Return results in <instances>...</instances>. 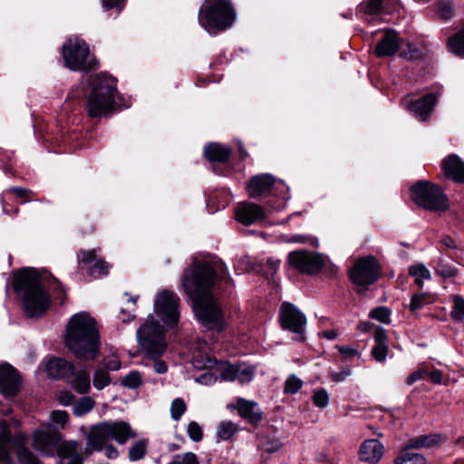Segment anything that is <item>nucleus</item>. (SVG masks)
Returning <instances> with one entry per match:
<instances>
[{
  "mask_svg": "<svg viewBox=\"0 0 464 464\" xmlns=\"http://www.w3.org/2000/svg\"><path fill=\"white\" fill-rule=\"evenodd\" d=\"M227 269L220 260L202 261L188 268L182 278V286L192 300L195 315L200 324L216 332L225 327L220 305L211 289L218 279H227Z\"/></svg>",
  "mask_w": 464,
  "mask_h": 464,
  "instance_id": "f257e3e1",
  "label": "nucleus"
},
{
  "mask_svg": "<svg viewBox=\"0 0 464 464\" xmlns=\"http://www.w3.org/2000/svg\"><path fill=\"white\" fill-rule=\"evenodd\" d=\"M65 344L78 358L95 359L100 352L101 342L94 318L86 312L72 316L67 325Z\"/></svg>",
  "mask_w": 464,
  "mask_h": 464,
  "instance_id": "f03ea898",
  "label": "nucleus"
},
{
  "mask_svg": "<svg viewBox=\"0 0 464 464\" xmlns=\"http://www.w3.org/2000/svg\"><path fill=\"white\" fill-rule=\"evenodd\" d=\"M42 276L33 268L23 269L14 275V288L22 297L24 309L29 317L43 316L50 306V296L44 290Z\"/></svg>",
  "mask_w": 464,
  "mask_h": 464,
  "instance_id": "7ed1b4c3",
  "label": "nucleus"
},
{
  "mask_svg": "<svg viewBox=\"0 0 464 464\" xmlns=\"http://www.w3.org/2000/svg\"><path fill=\"white\" fill-rule=\"evenodd\" d=\"M92 91L87 98L86 111L91 118L107 117L116 109L117 81L105 72L91 75Z\"/></svg>",
  "mask_w": 464,
  "mask_h": 464,
  "instance_id": "20e7f679",
  "label": "nucleus"
},
{
  "mask_svg": "<svg viewBox=\"0 0 464 464\" xmlns=\"http://www.w3.org/2000/svg\"><path fill=\"white\" fill-rule=\"evenodd\" d=\"M235 11L226 0H206L198 11V23L209 34L229 28L235 20Z\"/></svg>",
  "mask_w": 464,
  "mask_h": 464,
  "instance_id": "39448f33",
  "label": "nucleus"
},
{
  "mask_svg": "<svg viewBox=\"0 0 464 464\" xmlns=\"http://www.w3.org/2000/svg\"><path fill=\"white\" fill-rule=\"evenodd\" d=\"M137 436L136 430L124 420L104 421L92 428L88 436V447L92 450L101 451L104 444L110 440L124 445Z\"/></svg>",
  "mask_w": 464,
  "mask_h": 464,
  "instance_id": "423d86ee",
  "label": "nucleus"
},
{
  "mask_svg": "<svg viewBox=\"0 0 464 464\" xmlns=\"http://www.w3.org/2000/svg\"><path fill=\"white\" fill-rule=\"evenodd\" d=\"M26 440V435L20 430L13 432L5 422L0 423V462L13 464L10 450L14 448L21 464H40L37 457L24 447Z\"/></svg>",
  "mask_w": 464,
  "mask_h": 464,
  "instance_id": "0eeeda50",
  "label": "nucleus"
},
{
  "mask_svg": "<svg viewBox=\"0 0 464 464\" xmlns=\"http://www.w3.org/2000/svg\"><path fill=\"white\" fill-rule=\"evenodd\" d=\"M137 337L141 349L152 358L160 357L167 348L164 331L153 315L139 328Z\"/></svg>",
  "mask_w": 464,
  "mask_h": 464,
  "instance_id": "6e6552de",
  "label": "nucleus"
},
{
  "mask_svg": "<svg viewBox=\"0 0 464 464\" xmlns=\"http://www.w3.org/2000/svg\"><path fill=\"white\" fill-rule=\"evenodd\" d=\"M87 44L79 37H70L63 45L65 66L72 71H92L98 67L95 58H90Z\"/></svg>",
  "mask_w": 464,
  "mask_h": 464,
  "instance_id": "1a4fd4ad",
  "label": "nucleus"
},
{
  "mask_svg": "<svg viewBox=\"0 0 464 464\" xmlns=\"http://www.w3.org/2000/svg\"><path fill=\"white\" fill-rule=\"evenodd\" d=\"M411 199L419 207L430 211H444L448 208V198L437 185L419 181L411 188Z\"/></svg>",
  "mask_w": 464,
  "mask_h": 464,
  "instance_id": "9d476101",
  "label": "nucleus"
},
{
  "mask_svg": "<svg viewBox=\"0 0 464 464\" xmlns=\"http://www.w3.org/2000/svg\"><path fill=\"white\" fill-rule=\"evenodd\" d=\"M179 297L169 290L160 291L154 301V312L169 326H176L179 319Z\"/></svg>",
  "mask_w": 464,
  "mask_h": 464,
  "instance_id": "9b49d317",
  "label": "nucleus"
},
{
  "mask_svg": "<svg viewBox=\"0 0 464 464\" xmlns=\"http://www.w3.org/2000/svg\"><path fill=\"white\" fill-rule=\"evenodd\" d=\"M279 321L283 329L295 334V340L304 341L306 317L296 306L290 303H284L279 311Z\"/></svg>",
  "mask_w": 464,
  "mask_h": 464,
  "instance_id": "f8f14e48",
  "label": "nucleus"
},
{
  "mask_svg": "<svg viewBox=\"0 0 464 464\" xmlns=\"http://www.w3.org/2000/svg\"><path fill=\"white\" fill-rule=\"evenodd\" d=\"M33 447L42 455L54 457L63 436L57 427L43 424L33 432Z\"/></svg>",
  "mask_w": 464,
  "mask_h": 464,
  "instance_id": "ddd939ff",
  "label": "nucleus"
},
{
  "mask_svg": "<svg viewBox=\"0 0 464 464\" xmlns=\"http://www.w3.org/2000/svg\"><path fill=\"white\" fill-rule=\"evenodd\" d=\"M380 276V266L372 256L362 257L357 260L350 271L351 281L359 286L373 284Z\"/></svg>",
  "mask_w": 464,
  "mask_h": 464,
  "instance_id": "4468645a",
  "label": "nucleus"
},
{
  "mask_svg": "<svg viewBox=\"0 0 464 464\" xmlns=\"http://www.w3.org/2000/svg\"><path fill=\"white\" fill-rule=\"evenodd\" d=\"M289 265L303 274H316L324 266L323 257L312 251L297 250L292 251L288 255Z\"/></svg>",
  "mask_w": 464,
  "mask_h": 464,
  "instance_id": "2eb2a0df",
  "label": "nucleus"
},
{
  "mask_svg": "<svg viewBox=\"0 0 464 464\" xmlns=\"http://www.w3.org/2000/svg\"><path fill=\"white\" fill-rule=\"evenodd\" d=\"M21 380L17 371L8 363L0 364V393L14 397L20 390Z\"/></svg>",
  "mask_w": 464,
  "mask_h": 464,
  "instance_id": "dca6fc26",
  "label": "nucleus"
},
{
  "mask_svg": "<svg viewBox=\"0 0 464 464\" xmlns=\"http://www.w3.org/2000/svg\"><path fill=\"white\" fill-rule=\"evenodd\" d=\"M236 220L242 225L250 226L266 218L265 209L252 202L239 203L235 208Z\"/></svg>",
  "mask_w": 464,
  "mask_h": 464,
  "instance_id": "f3484780",
  "label": "nucleus"
},
{
  "mask_svg": "<svg viewBox=\"0 0 464 464\" xmlns=\"http://www.w3.org/2000/svg\"><path fill=\"white\" fill-rule=\"evenodd\" d=\"M55 456L58 457L57 464H82L83 462L80 446L76 440H61L57 445Z\"/></svg>",
  "mask_w": 464,
  "mask_h": 464,
  "instance_id": "a211bd4d",
  "label": "nucleus"
},
{
  "mask_svg": "<svg viewBox=\"0 0 464 464\" xmlns=\"http://www.w3.org/2000/svg\"><path fill=\"white\" fill-rule=\"evenodd\" d=\"M437 102V97L433 93H428L422 98L405 102V107L411 111L420 121L429 119Z\"/></svg>",
  "mask_w": 464,
  "mask_h": 464,
  "instance_id": "6ab92c4d",
  "label": "nucleus"
},
{
  "mask_svg": "<svg viewBox=\"0 0 464 464\" xmlns=\"http://www.w3.org/2000/svg\"><path fill=\"white\" fill-rule=\"evenodd\" d=\"M381 39L376 44L374 53L378 57L393 55L400 46V38L396 31L386 29L380 32Z\"/></svg>",
  "mask_w": 464,
  "mask_h": 464,
  "instance_id": "aec40b11",
  "label": "nucleus"
},
{
  "mask_svg": "<svg viewBox=\"0 0 464 464\" xmlns=\"http://www.w3.org/2000/svg\"><path fill=\"white\" fill-rule=\"evenodd\" d=\"M44 371L50 378L69 379L74 373V366L63 358H52L47 361Z\"/></svg>",
  "mask_w": 464,
  "mask_h": 464,
  "instance_id": "412c9836",
  "label": "nucleus"
},
{
  "mask_svg": "<svg viewBox=\"0 0 464 464\" xmlns=\"http://www.w3.org/2000/svg\"><path fill=\"white\" fill-rule=\"evenodd\" d=\"M441 169L445 177L454 182L462 183L464 181V163L456 154L446 157L442 160Z\"/></svg>",
  "mask_w": 464,
  "mask_h": 464,
  "instance_id": "4be33fe9",
  "label": "nucleus"
},
{
  "mask_svg": "<svg viewBox=\"0 0 464 464\" xmlns=\"http://www.w3.org/2000/svg\"><path fill=\"white\" fill-rule=\"evenodd\" d=\"M384 447L374 439L364 440L359 450V457L362 461L371 464L378 463L383 456Z\"/></svg>",
  "mask_w": 464,
  "mask_h": 464,
  "instance_id": "5701e85b",
  "label": "nucleus"
},
{
  "mask_svg": "<svg viewBox=\"0 0 464 464\" xmlns=\"http://www.w3.org/2000/svg\"><path fill=\"white\" fill-rule=\"evenodd\" d=\"M275 184V178L270 174H261L253 177L247 185V191L251 198H256L264 195Z\"/></svg>",
  "mask_w": 464,
  "mask_h": 464,
  "instance_id": "b1692460",
  "label": "nucleus"
},
{
  "mask_svg": "<svg viewBox=\"0 0 464 464\" xmlns=\"http://www.w3.org/2000/svg\"><path fill=\"white\" fill-rule=\"evenodd\" d=\"M239 415L248 423L256 424L262 420V411L257 403L240 398L237 401Z\"/></svg>",
  "mask_w": 464,
  "mask_h": 464,
  "instance_id": "393cba45",
  "label": "nucleus"
},
{
  "mask_svg": "<svg viewBox=\"0 0 464 464\" xmlns=\"http://www.w3.org/2000/svg\"><path fill=\"white\" fill-rule=\"evenodd\" d=\"M373 338L375 344L372 349V356L377 362H382L385 361L389 351L385 330L381 326L376 327Z\"/></svg>",
  "mask_w": 464,
  "mask_h": 464,
  "instance_id": "a878e982",
  "label": "nucleus"
},
{
  "mask_svg": "<svg viewBox=\"0 0 464 464\" xmlns=\"http://www.w3.org/2000/svg\"><path fill=\"white\" fill-rule=\"evenodd\" d=\"M444 440L445 438L440 434L420 435L410 439L407 441L406 449L432 448Z\"/></svg>",
  "mask_w": 464,
  "mask_h": 464,
  "instance_id": "bb28decb",
  "label": "nucleus"
},
{
  "mask_svg": "<svg viewBox=\"0 0 464 464\" xmlns=\"http://www.w3.org/2000/svg\"><path fill=\"white\" fill-rule=\"evenodd\" d=\"M204 153L209 161L225 162L229 158L231 150L227 146L212 143L205 148Z\"/></svg>",
  "mask_w": 464,
  "mask_h": 464,
  "instance_id": "cd10ccee",
  "label": "nucleus"
},
{
  "mask_svg": "<svg viewBox=\"0 0 464 464\" xmlns=\"http://www.w3.org/2000/svg\"><path fill=\"white\" fill-rule=\"evenodd\" d=\"M69 383L78 393H87L91 389L90 374L85 369L80 370L74 373Z\"/></svg>",
  "mask_w": 464,
  "mask_h": 464,
  "instance_id": "c85d7f7f",
  "label": "nucleus"
},
{
  "mask_svg": "<svg viewBox=\"0 0 464 464\" xmlns=\"http://www.w3.org/2000/svg\"><path fill=\"white\" fill-rule=\"evenodd\" d=\"M149 440L141 439L135 441L129 449L128 458L130 461H138L144 458L147 452Z\"/></svg>",
  "mask_w": 464,
  "mask_h": 464,
  "instance_id": "c756f323",
  "label": "nucleus"
},
{
  "mask_svg": "<svg viewBox=\"0 0 464 464\" xmlns=\"http://www.w3.org/2000/svg\"><path fill=\"white\" fill-rule=\"evenodd\" d=\"M409 274L414 277V282L420 288L423 286V280L430 278V271L421 264L410 266Z\"/></svg>",
  "mask_w": 464,
  "mask_h": 464,
  "instance_id": "7c9ffc66",
  "label": "nucleus"
},
{
  "mask_svg": "<svg viewBox=\"0 0 464 464\" xmlns=\"http://www.w3.org/2000/svg\"><path fill=\"white\" fill-rule=\"evenodd\" d=\"M448 46L451 53L462 56L464 54V30H459L450 36L448 41Z\"/></svg>",
  "mask_w": 464,
  "mask_h": 464,
  "instance_id": "2f4dec72",
  "label": "nucleus"
},
{
  "mask_svg": "<svg viewBox=\"0 0 464 464\" xmlns=\"http://www.w3.org/2000/svg\"><path fill=\"white\" fill-rule=\"evenodd\" d=\"M395 464H426L423 455L415 452L402 451L394 460Z\"/></svg>",
  "mask_w": 464,
  "mask_h": 464,
  "instance_id": "473e14b6",
  "label": "nucleus"
},
{
  "mask_svg": "<svg viewBox=\"0 0 464 464\" xmlns=\"http://www.w3.org/2000/svg\"><path fill=\"white\" fill-rule=\"evenodd\" d=\"M238 430V427L230 420L222 421L217 430V436L223 440H230Z\"/></svg>",
  "mask_w": 464,
  "mask_h": 464,
  "instance_id": "72a5a7b5",
  "label": "nucleus"
},
{
  "mask_svg": "<svg viewBox=\"0 0 464 464\" xmlns=\"http://www.w3.org/2000/svg\"><path fill=\"white\" fill-rule=\"evenodd\" d=\"M95 406V401L91 397H82L73 405V413L78 416H83L90 412Z\"/></svg>",
  "mask_w": 464,
  "mask_h": 464,
  "instance_id": "f704fd0d",
  "label": "nucleus"
},
{
  "mask_svg": "<svg viewBox=\"0 0 464 464\" xmlns=\"http://www.w3.org/2000/svg\"><path fill=\"white\" fill-rule=\"evenodd\" d=\"M93 386L97 390H102L110 385L111 379L109 372L104 368H98L93 374Z\"/></svg>",
  "mask_w": 464,
  "mask_h": 464,
  "instance_id": "c9c22d12",
  "label": "nucleus"
},
{
  "mask_svg": "<svg viewBox=\"0 0 464 464\" xmlns=\"http://www.w3.org/2000/svg\"><path fill=\"white\" fill-rule=\"evenodd\" d=\"M432 303L431 296L427 293L414 294L411 296L410 303V310L415 312L421 309L425 305Z\"/></svg>",
  "mask_w": 464,
  "mask_h": 464,
  "instance_id": "e433bc0d",
  "label": "nucleus"
},
{
  "mask_svg": "<svg viewBox=\"0 0 464 464\" xmlns=\"http://www.w3.org/2000/svg\"><path fill=\"white\" fill-rule=\"evenodd\" d=\"M303 381L295 374H291L285 382L284 393L293 395L299 392L303 387Z\"/></svg>",
  "mask_w": 464,
  "mask_h": 464,
  "instance_id": "4c0bfd02",
  "label": "nucleus"
},
{
  "mask_svg": "<svg viewBox=\"0 0 464 464\" xmlns=\"http://www.w3.org/2000/svg\"><path fill=\"white\" fill-rule=\"evenodd\" d=\"M392 2H393V0H366L362 8L366 14H375L382 12L384 5H388Z\"/></svg>",
  "mask_w": 464,
  "mask_h": 464,
  "instance_id": "58836bf2",
  "label": "nucleus"
},
{
  "mask_svg": "<svg viewBox=\"0 0 464 464\" xmlns=\"http://www.w3.org/2000/svg\"><path fill=\"white\" fill-rule=\"evenodd\" d=\"M110 269L109 264L102 259H97L90 267L89 275L98 278L102 276L107 275Z\"/></svg>",
  "mask_w": 464,
  "mask_h": 464,
  "instance_id": "ea45409f",
  "label": "nucleus"
},
{
  "mask_svg": "<svg viewBox=\"0 0 464 464\" xmlns=\"http://www.w3.org/2000/svg\"><path fill=\"white\" fill-rule=\"evenodd\" d=\"M187 405L183 399L176 398L172 401L170 406L171 418L174 420H179L181 416L186 412Z\"/></svg>",
  "mask_w": 464,
  "mask_h": 464,
  "instance_id": "a19ab883",
  "label": "nucleus"
},
{
  "mask_svg": "<svg viewBox=\"0 0 464 464\" xmlns=\"http://www.w3.org/2000/svg\"><path fill=\"white\" fill-rule=\"evenodd\" d=\"M450 315L456 322H462L464 320V299L461 296L454 297Z\"/></svg>",
  "mask_w": 464,
  "mask_h": 464,
  "instance_id": "79ce46f5",
  "label": "nucleus"
},
{
  "mask_svg": "<svg viewBox=\"0 0 464 464\" xmlns=\"http://www.w3.org/2000/svg\"><path fill=\"white\" fill-rule=\"evenodd\" d=\"M169 464H199L198 457L192 452L174 455Z\"/></svg>",
  "mask_w": 464,
  "mask_h": 464,
  "instance_id": "37998d69",
  "label": "nucleus"
},
{
  "mask_svg": "<svg viewBox=\"0 0 464 464\" xmlns=\"http://www.w3.org/2000/svg\"><path fill=\"white\" fill-rule=\"evenodd\" d=\"M50 420L60 429H63L69 421V414L65 411H53L50 412Z\"/></svg>",
  "mask_w": 464,
  "mask_h": 464,
  "instance_id": "c03bdc74",
  "label": "nucleus"
},
{
  "mask_svg": "<svg viewBox=\"0 0 464 464\" xmlns=\"http://www.w3.org/2000/svg\"><path fill=\"white\" fill-rule=\"evenodd\" d=\"M97 260L96 251L92 250H82L79 255V265L81 268L84 266H91L92 263Z\"/></svg>",
  "mask_w": 464,
  "mask_h": 464,
  "instance_id": "a18cd8bd",
  "label": "nucleus"
},
{
  "mask_svg": "<svg viewBox=\"0 0 464 464\" xmlns=\"http://www.w3.org/2000/svg\"><path fill=\"white\" fill-rule=\"evenodd\" d=\"M121 384L124 387L130 389H136L141 384V377L139 372L133 371L130 372L128 375H126L122 381Z\"/></svg>",
  "mask_w": 464,
  "mask_h": 464,
  "instance_id": "49530a36",
  "label": "nucleus"
},
{
  "mask_svg": "<svg viewBox=\"0 0 464 464\" xmlns=\"http://www.w3.org/2000/svg\"><path fill=\"white\" fill-rule=\"evenodd\" d=\"M237 366L236 364L225 363L220 372V378L226 382H233L237 380Z\"/></svg>",
  "mask_w": 464,
  "mask_h": 464,
  "instance_id": "de8ad7c7",
  "label": "nucleus"
},
{
  "mask_svg": "<svg viewBox=\"0 0 464 464\" xmlns=\"http://www.w3.org/2000/svg\"><path fill=\"white\" fill-rule=\"evenodd\" d=\"M370 316L383 324H389L391 311L385 306H380L371 311Z\"/></svg>",
  "mask_w": 464,
  "mask_h": 464,
  "instance_id": "09e8293b",
  "label": "nucleus"
},
{
  "mask_svg": "<svg viewBox=\"0 0 464 464\" xmlns=\"http://www.w3.org/2000/svg\"><path fill=\"white\" fill-rule=\"evenodd\" d=\"M187 432L188 437L195 442L200 441L203 438L202 429L196 421H190L188 424Z\"/></svg>",
  "mask_w": 464,
  "mask_h": 464,
  "instance_id": "8fccbe9b",
  "label": "nucleus"
},
{
  "mask_svg": "<svg viewBox=\"0 0 464 464\" xmlns=\"http://www.w3.org/2000/svg\"><path fill=\"white\" fill-rule=\"evenodd\" d=\"M313 402L318 408H324L329 403V394L324 389L315 391L313 395Z\"/></svg>",
  "mask_w": 464,
  "mask_h": 464,
  "instance_id": "3c124183",
  "label": "nucleus"
},
{
  "mask_svg": "<svg viewBox=\"0 0 464 464\" xmlns=\"http://www.w3.org/2000/svg\"><path fill=\"white\" fill-rule=\"evenodd\" d=\"M237 380L240 383L248 382L253 379L254 370L250 367L241 368L237 366Z\"/></svg>",
  "mask_w": 464,
  "mask_h": 464,
  "instance_id": "603ef678",
  "label": "nucleus"
},
{
  "mask_svg": "<svg viewBox=\"0 0 464 464\" xmlns=\"http://www.w3.org/2000/svg\"><path fill=\"white\" fill-rule=\"evenodd\" d=\"M427 372L424 369H418L411 372L406 379L405 382L408 385H412L414 382L421 380L425 375Z\"/></svg>",
  "mask_w": 464,
  "mask_h": 464,
  "instance_id": "864d4df0",
  "label": "nucleus"
},
{
  "mask_svg": "<svg viewBox=\"0 0 464 464\" xmlns=\"http://www.w3.org/2000/svg\"><path fill=\"white\" fill-rule=\"evenodd\" d=\"M196 381L203 385H211L216 382L217 376L212 372H204L200 374Z\"/></svg>",
  "mask_w": 464,
  "mask_h": 464,
  "instance_id": "5fc2aeb1",
  "label": "nucleus"
},
{
  "mask_svg": "<svg viewBox=\"0 0 464 464\" xmlns=\"http://www.w3.org/2000/svg\"><path fill=\"white\" fill-rule=\"evenodd\" d=\"M351 375V370L346 368L340 372H331L330 379L334 382H340L344 381L348 376Z\"/></svg>",
  "mask_w": 464,
  "mask_h": 464,
  "instance_id": "6e6d98bb",
  "label": "nucleus"
},
{
  "mask_svg": "<svg viewBox=\"0 0 464 464\" xmlns=\"http://www.w3.org/2000/svg\"><path fill=\"white\" fill-rule=\"evenodd\" d=\"M337 349H338L339 353L343 356H344L345 359L356 356L358 354V351L355 348L352 347V346L338 345Z\"/></svg>",
  "mask_w": 464,
  "mask_h": 464,
  "instance_id": "4d7b16f0",
  "label": "nucleus"
},
{
  "mask_svg": "<svg viewBox=\"0 0 464 464\" xmlns=\"http://www.w3.org/2000/svg\"><path fill=\"white\" fill-rule=\"evenodd\" d=\"M8 192L14 194L17 198H22L23 202L27 201L29 194H32L30 190L19 187L11 188L8 189Z\"/></svg>",
  "mask_w": 464,
  "mask_h": 464,
  "instance_id": "13d9d810",
  "label": "nucleus"
},
{
  "mask_svg": "<svg viewBox=\"0 0 464 464\" xmlns=\"http://www.w3.org/2000/svg\"><path fill=\"white\" fill-rule=\"evenodd\" d=\"M59 402L63 406H69L72 404L74 396L70 392H62L57 397Z\"/></svg>",
  "mask_w": 464,
  "mask_h": 464,
  "instance_id": "bf43d9fd",
  "label": "nucleus"
},
{
  "mask_svg": "<svg viewBox=\"0 0 464 464\" xmlns=\"http://www.w3.org/2000/svg\"><path fill=\"white\" fill-rule=\"evenodd\" d=\"M105 370L107 371H118L121 367V363L119 359L112 357L105 360Z\"/></svg>",
  "mask_w": 464,
  "mask_h": 464,
  "instance_id": "052dcab7",
  "label": "nucleus"
},
{
  "mask_svg": "<svg viewBox=\"0 0 464 464\" xmlns=\"http://www.w3.org/2000/svg\"><path fill=\"white\" fill-rule=\"evenodd\" d=\"M102 450H104L105 456L110 459H114L119 456L118 450L112 444H104Z\"/></svg>",
  "mask_w": 464,
  "mask_h": 464,
  "instance_id": "680f3d73",
  "label": "nucleus"
},
{
  "mask_svg": "<svg viewBox=\"0 0 464 464\" xmlns=\"http://www.w3.org/2000/svg\"><path fill=\"white\" fill-rule=\"evenodd\" d=\"M283 447V443L280 440H271L266 444V451L269 453H274L278 451Z\"/></svg>",
  "mask_w": 464,
  "mask_h": 464,
  "instance_id": "e2e57ef3",
  "label": "nucleus"
},
{
  "mask_svg": "<svg viewBox=\"0 0 464 464\" xmlns=\"http://www.w3.org/2000/svg\"><path fill=\"white\" fill-rule=\"evenodd\" d=\"M217 363V361L211 358H208L206 362L201 363L198 360H194L193 364L196 368H211Z\"/></svg>",
  "mask_w": 464,
  "mask_h": 464,
  "instance_id": "0e129e2a",
  "label": "nucleus"
},
{
  "mask_svg": "<svg viewBox=\"0 0 464 464\" xmlns=\"http://www.w3.org/2000/svg\"><path fill=\"white\" fill-rule=\"evenodd\" d=\"M153 369H154L155 372L161 374V373H165L167 372L168 366L165 363V362L160 360V361L154 362Z\"/></svg>",
  "mask_w": 464,
  "mask_h": 464,
  "instance_id": "69168bd1",
  "label": "nucleus"
},
{
  "mask_svg": "<svg viewBox=\"0 0 464 464\" xmlns=\"http://www.w3.org/2000/svg\"><path fill=\"white\" fill-rule=\"evenodd\" d=\"M124 0H102L103 6L106 9H111L113 7L121 8Z\"/></svg>",
  "mask_w": 464,
  "mask_h": 464,
  "instance_id": "338daca9",
  "label": "nucleus"
},
{
  "mask_svg": "<svg viewBox=\"0 0 464 464\" xmlns=\"http://www.w3.org/2000/svg\"><path fill=\"white\" fill-rule=\"evenodd\" d=\"M440 14L444 19H450V17H452L453 11L450 5H443L440 8Z\"/></svg>",
  "mask_w": 464,
  "mask_h": 464,
  "instance_id": "774afa93",
  "label": "nucleus"
}]
</instances>
